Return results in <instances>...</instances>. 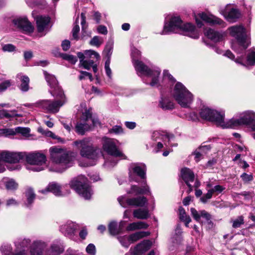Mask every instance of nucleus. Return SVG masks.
<instances>
[{"mask_svg":"<svg viewBox=\"0 0 255 255\" xmlns=\"http://www.w3.org/2000/svg\"><path fill=\"white\" fill-rule=\"evenodd\" d=\"M124 226L123 222H121L118 225L115 222H112L109 225V231L112 235H116L120 234Z\"/></svg>","mask_w":255,"mask_h":255,"instance_id":"473e14b6","label":"nucleus"},{"mask_svg":"<svg viewBox=\"0 0 255 255\" xmlns=\"http://www.w3.org/2000/svg\"><path fill=\"white\" fill-rule=\"evenodd\" d=\"M38 131L47 136L51 137L53 139H57L59 142H63V139L61 137L56 135L54 133L50 130H44L42 128H39Z\"/></svg>","mask_w":255,"mask_h":255,"instance_id":"ea45409f","label":"nucleus"},{"mask_svg":"<svg viewBox=\"0 0 255 255\" xmlns=\"http://www.w3.org/2000/svg\"><path fill=\"white\" fill-rule=\"evenodd\" d=\"M134 65L137 72L151 78V82L150 83L151 86L158 87L159 86V81L157 78L160 71L158 69L150 70L148 69L142 62L138 60H135Z\"/></svg>","mask_w":255,"mask_h":255,"instance_id":"9d476101","label":"nucleus"},{"mask_svg":"<svg viewBox=\"0 0 255 255\" xmlns=\"http://www.w3.org/2000/svg\"><path fill=\"white\" fill-rule=\"evenodd\" d=\"M78 228L79 226L77 224L71 221H68L61 227L60 231L66 236L72 238Z\"/></svg>","mask_w":255,"mask_h":255,"instance_id":"4be33fe9","label":"nucleus"},{"mask_svg":"<svg viewBox=\"0 0 255 255\" xmlns=\"http://www.w3.org/2000/svg\"><path fill=\"white\" fill-rule=\"evenodd\" d=\"M16 78L20 80L21 83L20 86V89L23 92H26L29 89V79L25 75H22L21 73L18 74Z\"/></svg>","mask_w":255,"mask_h":255,"instance_id":"f704fd0d","label":"nucleus"},{"mask_svg":"<svg viewBox=\"0 0 255 255\" xmlns=\"http://www.w3.org/2000/svg\"><path fill=\"white\" fill-rule=\"evenodd\" d=\"M225 55L231 59L235 60L236 63L240 64L242 65H245V64L243 63V58L240 57L235 59V56L230 51H227L225 54Z\"/></svg>","mask_w":255,"mask_h":255,"instance_id":"09e8293b","label":"nucleus"},{"mask_svg":"<svg viewBox=\"0 0 255 255\" xmlns=\"http://www.w3.org/2000/svg\"><path fill=\"white\" fill-rule=\"evenodd\" d=\"M225 189V187H224L222 186L218 185L215 186L214 187L210 189V190L213 194L214 193H215L216 194H218L221 193Z\"/></svg>","mask_w":255,"mask_h":255,"instance_id":"6e6d98bb","label":"nucleus"},{"mask_svg":"<svg viewBox=\"0 0 255 255\" xmlns=\"http://www.w3.org/2000/svg\"><path fill=\"white\" fill-rule=\"evenodd\" d=\"M26 196L29 204H31L35 199V194L31 188H28L26 192Z\"/></svg>","mask_w":255,"mask_h":255,"instance_id":"3c124183","label":"nucleus"},{"mask_svg":"<svg viewBox=\"0 0 255 255\" xmlns=\"http://www.w3.org/2000/svg\"><path fill=\"white\" fill-rule=\"evenodd\" d=\"M199 114L203 119L214 122L217 126L223 128H227V121H224V114L207 107L201 109Z\"/></svg>","mask_w":255,"mask_h":255,"instance_id":"6e6552de","label":"nucleus"},{"mask_svg":"<svg viewBox=\"0 0 255 255\" xmlns=\"http://www.w3.org/2000/svg\"><path fill=\"white\" fill-rule=\"evenodd\" d=\"M16 117H21V116L19 114H17L15 110H0V119H10Z\"/></svg>","mask_w":255,"mask_h":255,"instance_id":"4c0bfd02","label":"nucleus"},{"mask_svg":"<svg viewBox=\"0 0 255 255\" xmlns=\"http://www.w3.org/2000/svg\"><path fill=\"white\" fill-rule=\"evenodd\" d=\"M149 235V233L148 232H137L128 236L119 237V240L123 246L128 248L130 244L135 242L144 237H147Z\"/></svg>","mask_w":255,"mask_h":255,"instance_id":"2eb2a0df","label":"nucleus"},{"mask_svg":"<svg viewBox=\"0 0 255 255\" xmlns=\"http://www.w3.org/2000/svg\"><path fill=\"white\" fill-rule=\"evenodd\" d=\"M61 46L63 50L67 51L70 48V42L69 40H65L62 42Z\"/></svg>","mask_w":255,"mask_h":255,"instance_id":"774afa93","label":"nucleus"},{"mask_svg":"<svg viewBox=\"0 0 255 255\" xmlns=\"http://www.w3.org/2000/svg\"><path fill=\"white\" fill-rule=\"evenodd\" d=\"M85 55H86V58H91L93 55L97 60H99L100 57V55L97 52L92 50H85Z\"/></svg>","mask_w":255,"mask_h":255,"instance_id":"5fc2aeb1","label":"nucleus"},{"mask_svg":"<svg viewBox=\"0 0 255 255\" xmlns=\"http://www.w3.org/2000/svg\"><path fill=\"white\" fill-rule=\"evenodd\" d=\"M232 227L234 228H240L244 224V218L243 216L238 217L236 219L232 220Z\"/></svg>","mask_w":255,"mask_h":255,"instance_id":"c03bdc74","label":"nucleus"},{"mask_svg":"<svg viewBox=\"0 0 255 255\" xmlns=\"http://www.w3.org/2000/svg\"><path fill=\"white\" fill-rule=\"evenodd\" d=\"M60 56L65 60H67L72 64H75L77 61V59L75 56L65 53L60 54Z\"/></svg>","mask_w":255,"mask_h":255,"instance_id":"de8ad7c7","label":"nucleus"},{"mask_svg":"<svg viewBox=\"0 0 255 255\" xmlns=\"http://www.w3.org/2000/svg\"><path fill=\"white\" fill-rule=\"evenodd\" d=\"M15 48L14 46L11 44H5L2 47L3 51L7 52L13 51Z\"/></svg>","mask_w":255,"mask_h":255,"instance_id":"69168bd1","label":"nucleus"},{"mask_svg":"<svg viewBox=\"0 0 255 255\" xmlns=\"http://www.w3.org/2000/svg\"><path fill=\"white\" fill-rule=\"evenodd\" d=\"M64 186H62L56 182H52L50 183L45 189L42 190L40 192L43 194L51 192L55 196H62L69 193L68 191H64Z\"/></svg>","mask_w":255,"mask_h":255,"instance_id":"a211bd4d","label":"nucleus"},{"mask_svg":"<svg viewBox=\"0 0 255 255\" xmlns=\"http://www.w3.org/2000/svg\"><path fill=\"white\" fill-rule=\"evenodd\" d=\"M104 40L102 37L95 36L90 41V45L99 47L103 43Z\"/></svg>","mask_w":255,"mask_h":255,"instance_id":"49530a36","label":"nucleus"},{"mask_svg":"<svg viewBox=\"0 0 255 255\" xmlns=\"http://www.w3.org/2000/svg\"><path fill=\"white\" fill-rule=\"evenodd\" d=\"M148 227V225L146 223L139 221L129 224L127 227V230L131 231L139 229H145Z\"/></svg>","mask_w":255,"mask_h":255,"instance_id":"c9c22d12","label":"nucleus"},{"mask_svg":"<svg viewBox=\"0 0 255 255\" xmlns=\"http://www.w3.org/2000/svg\"><path fill=\"white\" fill-rule=\"evenodd\" d=\"M49 92L53 97L59 100L54 101L47 100L41 101L39 102L40 106L49 112L56 113L59 111V108L66 103V98L63 91H60L59 93L53 92L51 91Z\"/></svg>","mask_w":255,"mask_h":255,"instance_id":"423d86ee","label":"nucleus"},{"mask_svg":"<svg viewBox=\"0 0 255 255\" xmlns=\"http://www.w3.org/2000/svg\"><path fill=\"white\" fill-rule=\"evenodd\" d=\"M6 188L7 190H14L18 187V184L13 179H9L5 182Z\"/></svg>","mask_w":255,"mask_h":255,"instance_id":"8fccbe9b","label":"nucleus"},{"mask_svg":"<svg viewBox=\"0 0 255 255\" xmlns=\"http://www.w3.org/2000/svg\"><path fill=\"white\" fill-rule=\"evenodd\" d=\"M64 251V247L60 243H53L47 251V255H59Z\"/></svg>","mask_w":255,"mask_h":255,"instance_id":"2f4dec72","label":"nucleus"},{"mask_svg":"<svg viewBox=\"0 0 255 255\" xmlns=\"http://www.w3.org/2000/svg\"><path fill=\"white\" fill-rule=\"evenodd\" d=\"M81 120L84 123H78L76 126V132L81 135H83L86 131L90 130L92 127L99 124L97 119L92 118V113L90 110H86L83 113Z\"/></svg>","mask_w":255,"mask_h":255,"instance_id":"1a4fd4ad","label":"nucleus"},{"mask_svg":"<svg viewBox=\"0 0 255 255\" xmlns=\"http://www.w3.org/2000/svg\"><path fill=\"white\" fill-rule=\"evenodd\" d=\"M94 64V62L92 60H83L80 61V65L83 66L85 69L87 70H90L92 66Z\"/></svg>","mask_w":255,"mask_h":255,"instance_id":"603ef678","label":"nucleus"},{"mask_svg":"<svg viewBox=\"0 0 255 255\" xmlns=\"http://www.w3.org/2000/svg\"><path fill=\"white\" fill-rule=\"evenodd\" d=\"M204 34L208 38L215 42L222 40L223 38V34L211 28L205 30Z\"/></svg>","mask_w":255,"mask_h":255,"instance_id":"cd10ccee","label":"nucleus"},{"mask_svg":"<svg viewBox=\"0 0 255 255\" xmlns=\"http://www.w3.org/2000/svg\"><path fill=\"white\" fill-rule=\"evenodd\" d=\"M255 122V113L248 111L243 113L239 119H231L227 121V128H235L241 125H250Z\"/></svg>","mask_w":255,"mask_h":255,"instance_id":"f8f14e48","label":"nucleus"},{"mask_svg":"<svg viewBox=\"0 0 255 255\" xmlns=\"http://www.w3.org/2000/svg\"><path fill=\"white\" fill-rule=\"evenodd\" d=\"M170 32L180 33L191 38L197 39L199 35L195 26L191 23L182 24L179 17H172L168 23H165L162 34H167Z\"/></svg>","mask_w":255,"mask_h":255,"instance_id":"f03ea898","label":"nucleus"},{"mask_svg":"<svg viewBox=\"0 0 255 255\" xmlns=\"http://www.w3.org/2000/svg\"><path fill=\"white\" fill-rule=\"evenodd\" d=\"M181 176L186 184L193 182L194 180L195 176L193 171L188 168H184L181 171Z\"/></svg>","mask_w":255,"mask_h":255,"instance_id":"c85d7f7f","label":"nucleus"},{"mask_svg":"<svg viewBox=\"0 0 255 255\" xmlns=\"http://www.w3.org/2000/svg\"><path fill=\"white\" fill-rule=\"evenodd\" d=\"M133 215L138 219H146L149 217V211L146 208L137 209L133 211Z\"/></svg>","mask_w":255,"mask_h":255,"instance_id":"72a5a7b5","label":"nucleus"},{"mask_svg":"<svg viewBox=\"0 0 255 255\" xmlns=\"http://www.w3.org/2000/svg\"><path fill=\"white\" fill-rule=\"evenodd\" d=\"M230 34L235 37L237 41L232 44V48L240 53L245 50L250 43L249 38L246 33L245 29L241 25L234 26L229 28Z\"/></svg>","mask_w":255,"mask_h":255,"instance_id":"20e7f679","label":"nucleus"},{"mask_svg":"<svg viewBox=\"0 0 255 255\" xmlns=\"http://www.w3.org/2000/svg\"><path fill=\"white\" fill-rule=\"evenodd\" d=\"M241 177L243 180L246 182L251 181L253 179V177L252 174H248L246 173L242 174Z\"/></svg>","mask_w":255,"mask_h":255,"instance_id":"0e129e2a","label":"nucleus"},{"mask_svg":"<svg viewBox=\"0 0 255 255\" xmlns=\"http://www.w3.org/2000/svg\"><path fill=\"white\" fill-rule=\"evenodd\" d=\"M15 132L21 134L25 137H28L30 135V128H28L17 127L15 128Z\"/></svg>","mask_w":255,"mask_h":255,"instance_id":"a18cd8bd","label":"nucleus"},{"mask_svg":"<svg viewBox=\"0 0 255 255\" xmlns=\"http://www.w3.org/2000/svg\"><path fill=\"white\" fill-rule=\"evenodd\" d=\"M247 63L248 65H255V51L250 50L247 55Z\"/></svg>","mask_w":255,"mask_h":255,"instance_id":"a19ab883","label":"nucleus"},{"mask_svg":"<svg viewBox=\"0 0 255 255\" xmlns=\"http://www.w3.org/2000/svg\"><path fill=\"white\" fill-rule=\"evenodd\" d=\"M86 251L89 255H96V247L93 244H90L86 248Z\"/></svg>","mask_w":255,"mask_h":255,"instance_id":"bf43d9fd","label":"nucleus"},{"mask_svg":"<svg viewBox=\"0 0 255 255\" xmlns=\"http://www.w3.org/2000/svg\"><path fill=\"white\" fill-rule=\"evenodd\" d=\"M171 94L177 103L183 108H189L194 99L193 94L180 82L176 83Z\"/></svg>","mask_w":255,"mask_h":255,"instance_id":"39448f33","label":"nucleus"},{"mask_svg":"<svg viewBox=\"0 0 255 255\" xmlns=\"http://www.w3.org/2000/svg\"><path fill=\"white\" fill-rule=\"evenodd\" d=\"M50 20V19L48 16H37L36 19L37 31L39 33H46L48 31ZM42 35L43 34L41 35Z\"/></svg>","mask_w":255,"mask_h":255,"instance_id":"5701e85b","label":"nucleus"},{"mask_svg":"<svg viewBox=\"0 0 255 255\" xmlns=\"http://www.w3.org/2000/svg\"><path fill=\"white\" fill-rule=\"evenodd\" d=\"M213 194L212 193L210 190H208L207 193L200 198L201 202L206 203L208 199L212 198Z\"/></svg>","mask_w":255,"mask_h":255,"instance_id":"680f3d73","label":"nucleus"},{"mask_svg":"<svg viewBox=\"0 0 255 255\" xmlns=\"http://www.w3.org/2000/svg\"><path fill=\"white\" fill-rule=\"evenodd\" d=\"M44 74L47 82L50 87L51 89H53L50 90V91L56 93H59L60 92V91H62V90L58 86V81L54 75L48 74L46 72H44Z\"/></svg>","mask_w":255,"mask_h":255,"instance_id":"393cba45","label":"nucleus"},{"mask_svg":"<svg viewBox=\"0 0 255 255\" xmlns=\"http://www.w3.org/2000/svg\"><path fill=\"white\" fill-rule=\"evenodd\" d=\"M11 85L10 80H6L0 83V93L6 90Z\"/></svg>","mask_w":255,"mask_h":255,"instance_id":"4d7b16f0","label":"nucleus"},{"mask_svg":"<svg viewBox=\"0 0 255 255\" xmlns=\"http://www.w3.org/2000/svg\"><path fill=\"white\" fill-rule=\"evenodd\" d=\"M70 186L85 199H89L92 194V190L86 178H81L71 181Z\"/></svg>","mask_w":255,"mask_h":255,"instance_id":"9b49d317","label":"nucleus"},{"mask_svg":"<svg viewBox=\"0 0 255 255\" xmlns=\"http://www.w3.org/2000/svg\"><path fill=\"white\" fill-rule=\"evenodd\" d=\"M14 25L26 32H32L33 27L26 17H19L13 20Z\"/></svg>","mask_w":255,"mask_h":255,"instance_id":"b1692460","label":"nucleus"},{"mask_svg":"<svg viewBox=\"0 0 255 255\" xmlns=\"http://www.w3.org/2000/svg\"><path fill=\"white\" fill-rule=\"evenodd\" d=\"M149 192V188L147 185L139 187L136 185H132L127 193L129 194L138 195L146 194Z\"/></svg>","mask_w":255,"mask_h":255,"instance_id":"7c9ffc66","label":"nucleus"},{"mask_svg":"<svg viewBox=\"0 0 255 255\" xmlns=\"http://www.w3.org/2000/svg\"><path fill=\"white\" fill-rule=\"evenodd\" d=\"M159 106L164 110H171L174 108V104L168 99H164L159 102Z\"/></svg>","mask_w":255,"mask_h":255,"instance_id":"58836bf2","label":"nucleus"},{"mask_svg":"<svg viewBox=\"0 0 255 255\" xmlns=\"http://www.w3.org/2000/svg\"><path fill=\"white\" fill-rule=\"evenodd\" d=\"M190 210L193 217L196 221L199 222L201 217L205 218L207 221L211 219L210 215L205 210L197 211L193 208H191Z\"/></svg>","mask_w":255,"mask_h":255,"instance_id":"c756f323","label":"nucleus"},{"mask_svg":"<svg viewBox=\"0 0 255 255\" xmlns=\"http://www.w3.org/2000/svg\"><path fill=\"white\" fill-rule=\"evenodd\" d=\"M206 148H207V146H202L194 152L193 154L195 156L194 158L197 162H199L202 158L203 155L202 152Z\"/></svg>","mask_w":255,"mask_h":255,"instance_id":"37998d69","label":"nucleus"},{"mask_svg":"<svg viewBox=\"0 0 255 255\" xmlns=\"http://www.w3.org/2000/svg\"><path fill=\"white\" fill-rule=\"evenodd\" d=\"M47 246V244L42 241H34L30 246V255H43L44 250Z\"/></svg>","mask_w":255,"mask_h":255,"instance_id":"412c9836","label":"nucleus"},{"mask_svg":"<svg viewBox=\"0 0 255 255\" xmlns=\"http://www.w3.org/2000/svg\"><path fill=\"white\" fill-rule=\"evenodd\" d=\"M146 167L144 164H132L129 168V178L131 181L138 182L137 176L141 179L145 178Z\"/></svg>","mask_w":255,"mask_h":255,"instance_id":"4468645a","label":"nucleus"},{"mask_svg":"<svg viewBox=\"0 0 255 255\" xmlns=\"http://www.w3.org/2000/svg\"><path fill=\"white\" fill-rule=\"evenodd\" d=\"M5 205L7 207L16 206L18 205V202L14 198H9L6 200Z\"/></svg>","mask_w":255,"mask_h":255,"instance_id":"052dcab7","label":"nucleus"},{"mask_svg":"<svg viewBox=\"0 0 255 255\" xmlns=\"http://www.w3.org/2000/svg\"><path fill=\"white\" fill-rule=\"evenodd\" d=\"M80 30V27L79 25L76 24H75L72 29V36L74 39L78 38V33Z\"/></svg>","mask_w":255,"mask_h":255,"instance_id":"338daca9","label":"nucleus"},{"mask_svg":"<svg viewBox=\"0 0 255 255\" xmlns=\"http://www.w3.org/2000/svg\"><path fill=\"white\" fill-rule=\"evenodd\" d=\"M173 137V135H169L164 131H158L153 132L152 135V138L153 140L155 141H162L165 144H166L165 142L166 140L169 141Z\"/></svg>","mask_w":255,"mask_h":255,"instance_id":"bb28decb","label":"nucleus"},{"mask_svg":"<svg viewBox=\"0 0 255 255\" xmlns=\"http://www.w3.org/2000/svg\"><path fill=\"white\" fill-rule=\"evenodd\" d=\"M26 162L29 164L26 166L28 170L40 171L44 169L47 158L46 155L41 152H33L27 154L25 153Z\"/></svg>","mask_w":255,"mask_h":255,"instance_id":"0eeeda50","label":"nucleus"},{"mask_svg":"<svg viewBox=\"0 0 255 255\" xmlns=\"http://www.w3.org/2000/svg\"><path fill=\"white\" fill-rule=\"evenodd\" d=\"M0 250L6 255L7 253L11 252L12 248L9 245H4L1 247Z\"/></svg>","mask_w":255,"mask_h":255,"instance_id":"e2e57ef3","label":"nucleus"},{"mask_svg":"<svg viewBox=\"0 0 255 255\" xmlns=\"http://www.w3.org/2000/svg\"><path fill=\"white\" fill-rule=\"evenodd\" d=\"M110 58H107L105 64V69L106 72V74L110 78H111L112 77V70L110 67Z\"/></svg>","mask_w":255,"mask_h":255,"instance_id":"13d9d810","label":"nucleus"},{"mask_svg":"<svg viewBox=\"0 0 255 255\" xmlns=\"http://www.w3.org/2000/svg\"><path fill=\"white\" fill-rule=\"evenodd\" d=\"M179 218L181 220L183 221L184 222H186L187 224H189L191 220L189 216L186 215L185 211L184 209L180 207L179 209Z\"/></svg>","mask_w":255,"mask_h":255,"instance_id":"79ce46f5","label":"nucleus"},{"mask_svg":"<svg viewBox=\"0 0 255 255\" xmlns=\"http://www.w3.org/2000/svg\"><path fill=\"white\" fill-rule=\"evenodd\" d=\"M50 158L54 165L49 167L51 171L62 172L73 164L76 153L60 146H54L49 148Z\"/></svg>","mask_w":255,"mask_h":255,"instance_id":"f257e3e1","label":"nucleus"},{"mask_svg":"<svg viewBox=\"0 0 255 255\" xmlns=\"http://www.w3.org/2000/svg\"><path fill=\"white\" fill-rule=\"evenodd\" d=\"M118 200L123 207H126L127 205L143 207L147 202L146 198L144 197L127 199L124 196H121L118 198Z\"/></svg>","mask_w":255,"mask_h":255,"instance_id":"dca6fc26","label":"nucleus"},{"mask_svg":"<svg viewBox=\"0 0 255 255\" xmlns=\"http://www.w3.org/2000/svg\"><path fill=\"white\" fill-rule=\"evenodd\" d=\"M103 148L109 154L121 159L126 158L125 155L117 147L115 139L104 137L102 138Z\"/></svg>","mask_w":255,"mask_h":255,"instance_id":"ddd939ff","label":"nucleus"},{"mask_svg":"<svg viewBox=\"0 0 255 255\" xmlns=\"http://www.w3.org/2000/svg\"><path fill=\"white\" fill-rule=\"evenodd\" d=\"M220 12L230 22L235 21L240 16L239 10L232 8L231 5H227L225 8L221 9Z\"/></svg>","mask_w":255,"mask_h":255,"instance_id":"6ab92c4d","label":"nucleus"},{"mask_svg":"<svg viewBox=\"0 0 255 255\" xmlns=\"http://www.w3.org/2000/svg\"><path fill=\"white\" fill-rule=\"evenodd\" d=\"M15 246L17 251H19L20 252L25 253L26 249L28 247L30 248V240L28 239H24L21 241H19L17 242H15Z\"/></svg>","mask_w":255,"mask_h":255,"instance_id":"e433bc0d","label":"nucleus"},{"mask_svg":"<svg viewBox=\"0 0 255 255\" xmlns=\"http://www.w3.org/2000/svg\"><path fill=\"white\" fill-rule=\"evenodd\" d=\"M2 157L3 162L16 163L24 158L25 153L3 151L2 152Z\"/></svg>","mask_w":255,"mask_h":255,"instance_id":"aec40b11","label":"nucleus"},{"mask_svg":"<svg viewBox=\"0 0 255 255\" xmlns=\"http://www.w3.org/2000/svg\"><path fill=\"white\" fill-rule=\"evenodd\" d=\"M109 132L111 133H115L119 134L124 132V130L122 127L119 126H115L112 128L109 129Z\"/></svg>","mask_w":255,"mask_h":255,"instance_id":"864d4df0","label":"nucleus"},{"mask_svg":"<svg viewBox=\"0 0 255 255\" xmlns=\"http://www.w3.org/2000/svg\"><path fill=\"white\" fill-rule=\"evenodd\" d=\"M199 18H200L203 21L213 25H222L223 23V21L221 19L213 15H208L204 12H202L199 13L197 15L195 16L197 24L199 27H201L203 24L202 22L199 20Z\"/></svg>","mask_w":255,"mask_h":255,"instance_id":"f3484780","label":"nucleus"},{"mask_svg":"<svg viewBox=\"0 0 255 255\" xmlns=\"http://www.w3.org/2000/svg\"><path fill=\"white\" fill-rule=\"evenodd\" d=\"M151 246V243L149 241H144L141 243L138 244L134 248L133 254L134 255H141L142 254L148 250Z\"/></svg>","mask_w":255,"mask_h":255,"instance_id":"a878e982","label":"nucleus"},{"mask_svg":"<svg viewBox=\"0 0 255 255\" xmlns=\"http://www.w3.org/2000/svg\"><path fill=\"white\" fill-rule=\"evenodd\" d=\"M91 140V138L86 137L75 141L73 144L80 149L82 157L95 160L101 156L102 151L99 148L92 145Z\"/></svg>","mask_w":255,"mask_h":255,"instance_id":"7ed1b4c3","label":"nucleus"}]
</instances>
